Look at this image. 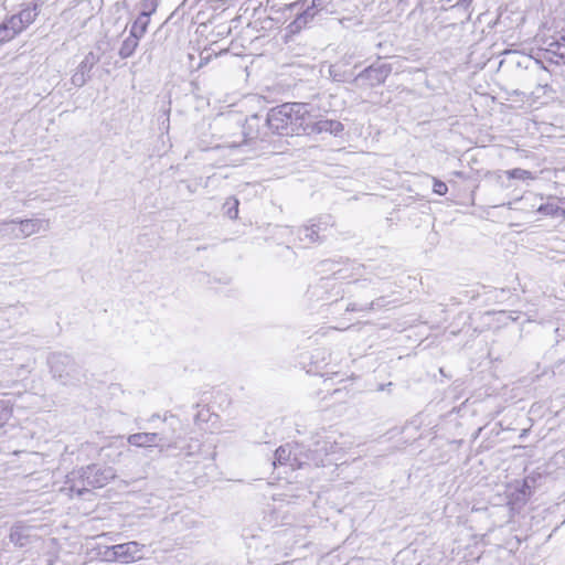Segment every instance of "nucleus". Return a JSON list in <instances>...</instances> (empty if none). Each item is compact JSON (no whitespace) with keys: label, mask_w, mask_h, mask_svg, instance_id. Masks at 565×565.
I'll return each mask as SVG.
<instances>
[{"label":"nucleus","mask_w":565,"mask_h":565,"mask_svg":"<svg viewBox=\"0 0 565 565\" xmlns=\"http://www.w3.org/2000/svg\"><path fill=\"white\" fill-rule=\"evenodd\" d=\"M387 305L384 297H380L371 302L350 301L347 305L348 312H370L384 308Z\"/></svg>","instance_id":"nucleus-11"},{"label":"nucleus","mask_w":565,"mask_h":565,"mask_svg":"<svg viewBox=\"0 0 565 565\" xmlns=\"http://www.w3.org/2000/svg\"><path fill=\"white\" fill-rule=\"evenodd\" d=\"M143 545L136 542H127L107 546L104 557L108 562L120 561L122 563H134L142 558Z\"/></svg>","instance_id":"nucleus-3"},{"label":"nucleus","mask_w":565,"mask_h":565,"mask_svg":"<svg viewBox=\"0 0 565 565\" xmlns=\"http://www.w3.org/2000/svg\"><path fill=\"white\" fill-rule=\"evenodd\" d=\"M343 130V125L340 121L337 120H319L316 122H312L310 120V127L308 131H316V132H330L332 135H338Z\"/></svg>","instance_id":"nucleus-12"},{"label":"nucleus","mask_w":565,"mask_h":565,"mask_svg":"<svg viewBox=\"0 0 565 565\" xmlns=\"http://www.w3.org/2000/svg\"><path fill=\"white\" fill-rule=\"evenodd\" d=\"M267 125L277 135L288 136L308 132L310 114L306 104L286 103L269 111Z\"/></svg>","instance_id":"nucleus-1"},{"label":"nucleus","mask_w":565,"mask_h":565,"mask_svg":"<svg viewBox=\"0 0 565 565\" xmlns=\"http://www.w3.org/2000/svg\"><path fill=\"white\" fill-rule=\"evenodd\" d=\"M11 224L20 225V233L22 237H29L40 231H47L50 228V222L47 220L41 218H30V220H12Z\"/></svg>","instance_id":"nucleus-10"},{"label":"nucleus","mask_w":565,"mask_h":565,"mask_svg":"<svg viewBox=\"0 0 565 565\" xmlns=\"http://www.w3.org/2000/svg\"><path fill=\"white\" fill-rule=\"evenodd\" d=\"M337 451V441L333 440H324L322 443V445H320V441L317 443V447L316 449L312 451L313 452V460L316 462V465H321V466H324V461L320 458L317 457L318 454L320 452H324V455H329V454H334Z\"/></svg>","instance_id":"nucleus-17"},{"label":"nucleus","mask_w":565,"mask_h":565,"mask_svg":"<svg viewBox=\"0 0 565 565\" xmlns=\"http://www.w3.org/2000/svg\"><path fill=\"white\" fill-rule=\"evenodd\" d=\"M149 22L150 19L146 18V14H139L131 24L129 34L140 40L146 34Z\"/></svg>","instance_id":"nucleus-16"},{"label":"nucleus","mask_w":565,"mask_h":565,"mask_svg":"<svg viewBox=\"0 0 565 565\" xmlns=\"http://www.w3.org/2000/svg\"><path fill=\"white\" fill-rule=\"evenodd\" d=\"M106 457L113 462L116 461V457H113L110 454H106Z\"/></svg>","instance_id":"nucleus-29"},{"label":"nucleus","mask_w":565,"mask_h":565,"mask_svg":"<svg viewBox=\"0 0 565 565\" xmlns=\"http://www.w3.org/2000/svg\"><path fill=\"white\" fill-rule=\"evenodd\" d=\"M239 202L236 198H228L223 204L224 214L231 220H236L238 216Z\"/></svg>","instance_id":"nucleus-21"},{"label":"nucleus","mask_w":565,"mask_h":565,"mask_svg":"<svg viewBox=\"0 0 565 565\" xmlns=\"http://www.w3.org/2000/svg\"><path fill=\"white\" fill-rule=\"evenodd\" d=\"M330 74L333 76V79L340 81V78H338V75L334 73V70L332 67L330 68Z\"/></svg>","instance_id":"nucleus-28"},{"label":"nucleus","mask_w":565,"mask_h":565,"mask_svg":"<svg viewBox=\"0 0 565 565\" xmlns=\"http://www.w3.org/2000/svg\"><path fill=\"white\" fill-rule=\"evenodd\" d=\"M292 454H294V451H292L291 445L287 444V445L280 446L275 451L274 466L288 463L289 461H291Z\"/></svg>","instance_id":"nucleus-20"},{"label":"nucleus","mask_w":565,"mask_h":565,"mask_svg":"<svg viewBox=\"0 0 565 565\" xmlns=\"http://www.w3.org/2000/svg\"><path fill=\"white\" fill-rule=\"evenodd\" d=\"M505 174L508 175L509 179H518V180H522V181L535 179V175H533V173L531 171L520 169V168L508 170V171H505Z\"/></svg>","instance_id":"nucleus-23"},{"label":"nucleus","mask_w":565,"mask_h":565,"mask_svg":"<svg viewBox=\"0 0 565 565\" xmlns=\"http://www.w3.org/2000/svg\"><path fill=\"white\" fill-rule=\"evenodd\" d=\"M157 0H142L140 14H146V18L150 19V15L157 10Z\"/></svg>","instance_id":"nucleus-25"},{"label":"nucleus","mask_w":565,"mask_h":565,"mask_svg":"<svg viewBox=\"0 0 565 565\" xmlns=\"http://www.w3.org/2000/svg\"><path fill=\"white\" fill-rule=\"evenodd\" d=\"M86 473V484H90V488H103L115 479L116 471L109 466H99L96 463L83 467Z\"/></svg>","instance_id":"nucleus-5"},{"label":"nucleus","mask_w":565,"mask_h":565,"mask_svg":"<svg viewBox=\"0 0 565 565\" xmlns=\"http://www.w3.org/2000/svg\"><path fill=\"white\" fill-rule=\"evenodd\" d=\"M328 1L329 0H313L312 7L308 8L302 14H300L297 18L296 22L307 23L308 19H312L316 15L317 11L326 9V4L328 3Z\"/></svg>","instance_id":"nucleus-18"},{"label":"nucleus","mask_w":565,"mask_h":565,"mask_svg":"<svg viewBox=\"0 0 565 565\" xmlns=\"http://www.w3.org/2000/svg\"><path fill=\"white\" fill-rule=\"evenodd\" d=\"M158 440L164 441V438L160 437L157 433H136L129 435L127 438V443L135 447H159L160 451L177 447V443L174 441L158 444Z\"/></svg>","instance_id":"nucleus-7"},{"label":"nucleus","mask_w":565,"mask_h":565,"mask_svg":"<svg viewBox=\"0 0 565 565\" xmlns=\"http://www.w3.org/2000/svg\"><path fill=\"white\" fill-rule=\"evenodd\" d=\"M558 199H552L545 204H541L537 212L552 217H559L565 215V210L559 206Z\"/></svg>","instance_id":"nucleus-14"},{"label":"nucleus","mask_w":565,"mask_h":565,"mask_svg":"<svg viewBox=\"0 0 565 565\" xmlns=\"http://www.w3.org/2000/svg\"><path fill=\"white\" fill-rule=\"evenodd\" d=\"M124 455V450H120L118 454H117V457H120Z\"/></svg>","instance_id":"nucleus-33"},{"label":"nucleus","mask_w":565,"mask_h":565,"mask_svg":"<svg viewBox=\"0 0 565 565\" xmlns=\"http://www.w3.org/2000/svg\"><path fill=\"white\" fill-rule=\"evenodd\" d=\"M472 0H460L461 3L463 4H469Z\"/></svg>","instance_id":"nucleus-30"},{"label":"nucleus","mask_w":565,"mask_h":565,"mask_svg":"<svg viewBox=\"0 0 565 565\" xmlns=\"http://www.w3.org/2000/svg\"><path fill=\"white\" fill-rule=\"evenodd\" d=\"M557 45H558V43H557V42H552V43L550 44V46H557Z\"/></svg>","instance_id":"nucleus-32"},{"label":"nucleus","mask_w":565,"mask_h":565,"mask_svg":"<svg viewBox=\"0 0 565 565\" xmlns=\"http://www.w3.org/2000/svg\"><path fill=\"white\" fill-rule=\"evenodd\" d=\"M11 408L8 406L7 402L0 401V427H2L11 417Z\"/></svg>","instance_id":"nucleus-26"},{"label":"nucleus","mask_w":565,"mask_h":565,"mask_svg":"<svg viewBox=\"0 0 565 565\" xmlns=\"http://www.w3.org/2000/svg\"><path fill=\"white\" fill-rule=\"evenodd\" d=\"M90 484H86V473L84 468L75 469L66 476L65 486L61 491L73 497V494L82 495L89 491Z\"/></svg>","instance_id":"nucleus-9"},{"label":"nucleus","mask_w":565,"mask_h":565,"mask_svg":"<svg viewBox=\"0 0 565 565\" xmlns=\"http://www.w3.org/2000/svg\"><path fill=\"white\" fill-rule=\"evenodd\" d=\"M17 34L11 30L8 21L6 19L0 23V44L7 43L13 40Z\"/></svg>","instance_id":"nucleus-24"},{"label":"nucleus","mask_w":565,"mask_h":565,"mask_svg":"<svg viewBox=\"0 0 565 565\" xmlns=\"http://www.w3.org/2000/svg\"><path fill=\"white\" fill-rule=\"evenodd\" d=\"M434 192L439 195H445L448 191V186L445 182L434 179Z\"/></svg>","instance_id":"nucleus-27"},{"label":"nucleus","mask_w":565,"mask_h":565,"mask_svg":"<svg viewBox=\"0 0 565 565\" xmlns=\"http://www.w3.org/2000/svg\"><path fill=\"white\" fill-rule=\"evenodd\" d=\"M392 72V66L386 63L373 64L360 72L354 83L359 86L375 87L385 82Z\"/></svg>","instance_id":"nucleus-4"},{"label":"nucleus","mask_w":565,"mask_h":565,"mask_svg":"<svg viewBox=\"0 0 565 565\" xmlns=\"http://www.w3.org/2000/svg\"><path fill=\"white\" fill-rule=\"evenodd\" d=\"M10 541L15 545L23 546L26 541L24 529L20 525L12 526L10 531Z\"/></svg>","instance_id":"nucleus-22"},{"label":"nucleus","mask_w":565,"mask_h":565,"mask_svg":"<svg viewBox=\"0 0 565 565\" xmlns=\"http://www.w3.org/2000/svg\"><path fill=\"white\" fill-rule=\"evenodd\" d=\"M99 62V55L94 52L87 53L78 64L71 77V83L75 87H83L90 78V72Z\"/></svg>","instance_id":"nucleus-8"},{"label":"nucleus","mask_w":565,"mask_h":565,"mask_svg":"<svg viewBox=\"0 0 565 565\" xmlns=\"http://www.w3.org/2000/svg\"><path fill=\"white\" fill-rule=\"evenodd\" d=\"M292 460H294L295 462H297V458H296V457H295ZM295 466H296V463L290 462V467H292V468H294Z\"/></svg>","instance_id":"nucleus-31"},{"label":"nucleus","mask_w":565,"mask_h":565,"mask_svg":"<svg viewBox=\"0 0 565 565\" xmlns=\"http://www.w3.org/2000/svg\"><path fill=\"white\" fill-rule=\"evenodd\" d=\"M326 228L321 224H311L310 226H303L299 231V238L301 242L315 243L319 239V233Z\"/></svg>","instance_id":"nucleus-15"},{"label":"nucleus","mask_w":565,"mask_h":565,"mask_svg":"<svg viewBox=\"0 0 565 565\" xmlns=\"http://www.w3.org/2000/svg\"><path fill=\"white\" fill-rule=\"evenodd\" d=\"M138 45H139V39L134 38L132 35L129 34V36L124 40V42L119 49V52H118L119 56L121 58L130 57L135 53Z\"/></svg>","instance_id":"nucleus-19"},{"label":"nucleus","mask_w":565,"mask_h":565,"mask_svg":"<svg viewBox=\"0 0 565 565\" xmlns=\"http://www.w3.org/2000/svg\"><path fill=\"white\" fill-rule=\"evenodd\" d=\"M49 363L51 365V370L55 376H58L60 379L63 377L62 370L60 369L61 365L68 366L72 364V359L62 353H53L49 358Z\"/></svg>","instance_id":"nucleus-13"},{"label":"nucleus","mask_w":565,"mask_h":565,"mask_svg":"<svg viewBox=\"0 0 565 565\" xmlns=\"http://www.w3.org/2000/svg\"><path fill=\"white\" fill-rule=\"evenodd\" d=\"M39 14L38 4H28L22 8L18 13L6 17L4 19L8 21L11 30L19 35L22 33L29 25H31Z\"/></svg>","instance_id":"nucleus-6"},{"label":"nucleus","mask_w":565,"mask_h":565,"mask_svg":"<svg viewBox=\"0 0 565 565\" xmlns=\"http://www.w3.org/2000/svg\"><path fill=\"white\" fill-rule=\"evenodd\" d=\"M352 278L349 274V267H343L333 273L332 278H321L320 288L327 289L326 299L330 301H337L339 298H343L345 294H349L353 301L364 302V299H369V296H363V290L366 287L365 280L348 281Z\"/></svg>","instance_id":"nucleus-2"}]
</instances>
